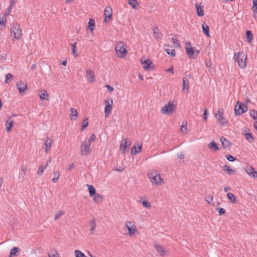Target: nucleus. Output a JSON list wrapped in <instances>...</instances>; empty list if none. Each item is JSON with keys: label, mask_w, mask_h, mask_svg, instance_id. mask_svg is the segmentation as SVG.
I'll list each match as a JSON object with an SVG mask.
<instances>
[{"label": "nucleus", "mask_w": 257, "mask_h": 257, "mask_svg": "<svg viewBox=\"0 0 257 257\" xmlns=\"http://www.w3.org/2000/svg\"><path fill=\"white\" fill-rule=\"evenodd\" d=\"M14 34V38L17 40L20 39L22 36L20 25L17 22H14L11 25V35Z\"/></svg>", "instance_id": "nucleus-1"}, {"label": "nucleus", "mask_w": 257, "mask_h": 257, "mask_svg": "<svg viewBox=\"0 0 257 257\" xmlns=\"http://www.w3.org/2000/svg\"><path fill=\"white\" fill-rule=\"evenodd\" d=\"M233 59L235 62H237L238 66L241 68H244L246 66V56L243 52H238L235 53Z\"/></svg>", "instance_id": "nucleus-2"}, {"label": "nucleus", "mask_w": 257, "mask_h": 257, "mask_svg": "<svg viewBox=\"0 0 257 257\" xmlns=\"http://www.w3.org/2000/svg\"><path fill=\"white\" fill-rule=\"evenodd\" d=\"M174 101H170L165 104L161 109V112L164 114H172L176 110V105L174 103Z\"/></svg>", "instance_id": "nucleus-3"}, {"label": "nucleus", "mask_w": 257, "mask_h": 257, "mask_svg": "<svg viewBox=\"0 0 257 257\" xmlns=\"http://www.w3.org/2000/svg\"><path fill=\"white\" fill-rule=\"evenodd\" d=\"M247 110V106L243 103L240 101H237L234 106L235 115H240Z\"/></svg>", "instance_id": "nucleus-4"}, {"label": "nucleus", "mask_w": 257, "mask_h": 257, "mask_svg": "<svg viewBox=\"0 0 257 257\" xmlns=\"http://www.w3.org/2000/svg\"><path fill=\"white\" fill-rule=\"evenodd\" d=\"M148 177L153 184L161 185L164 183L163 179L160 175L156 172H150L148 173Z\"/></svg>", "instance_id": "nucleus-5"}, {"label": "nucleus", "mask_w": 257, "mask_h": 257, "mask_svg": "<svg viewBox=\"0 0 257 257\" xmlns=\"http://www.w3.org/2000/svg\"><path fill=\"white\" fill-rule=\"evenodd\" d=\"M115 49L117 56L120 58H124L127 53V50L123 46V43L121 42L115 45Z\"/></svg>", "instance_id": "nucleus-6"}, {"label": "nucleus", "mask_w": 257, "mask_h": 257, "mask_svg": "<svg viewBox=\"0 0 257 257\" xmlns=\"http://www.w3.org/2000/svg\"><path fill=\"white\" fill-rule=\"evenodd\" d=\"M223 109H222L221 111L220 109H219L215 114V117L218 121V122L221 125H227L228 123V121L226 120L224 117H223Z\"/></svg>", "instance_id": "nucleus-7"}, {"label": "nucleus", "mask_w": 257, "mask_h": 257, "mask_svg": "<svg viewBox=\"0 0 257 257\" xmlns=\"http://www.w3.org/2000/svg\"><path fill=\"white\" fill-rule=\"evenodd\" d=\"M186 54L190 59L196 58L199 54V51L198 50H194V49L190 47L185 48Z\"/></svg>", "instance_id": "nucleus-8"}, {"label": "nucleus", "mask_w": 257, "mask_h": 257, "mask_svg": "<svg viewBox=\"0 0 257 257\" xmlns=\"http://www.w3.org/2000/svg\"><path fill=\"white\" fill-rule=\"evenodd\" d=\"M125 226L127 228L128 234L131 236L134 235L135 233L138 232L136 228V226L133 224L131 221L125 222Z\"/></svg>", "instance_id": "nucleus-9"}, {"label": "nucleus", "mask_w": 257, "mask_h": 257, "mask_svg": "<svg viewBox=\"0 0 257 257\" xmlns=\"http://www.w3.org/2000/svg\"><path fill=\"white\" fill-rule=\"evenodd\" d=\"M90 144L85 141L83 142L81 146V154L82 155L86 156L91 151Z\"/></svg>", "instance_id": "nucleus-10"}, {"label": "nucleus", "mask_w": 257, "mask_h": 257, "mask_svg": "<svg viewBox=\"0 0 257 257\" xmlns=\"http://www.w3.org/2000/svg\"><path fill=\"white\" fill-rule=\"evenodd\" d=\"M110 103L108 100H104V104L105 105L104 108L105 117L107 118L110 115V112L112 109V106L113 104V100L112 98L110 99Z\"/></svg>", "instance_id": "nucleus-11"}, {"label": "nucleus", "mask_w": 257, "mask_h": 257, "mask_svg": "<svg viewBox=\"0 0 257 257\" xmlns=\"http://www.w3.org/2000/svg\"><path fill=\"white\" fill-rule=\"evenodd\" d=\"M104 15L105 16V19L104 21L105 22H107V19L108 20H110L112 19V9L110 7H107L104 11Z\"/></svg>", "instance_id": "nucleus-12"}, {"label": "nucleus", "mask_w": 257, "mask_h": 257, "mask_svg": "<svg viewBox=\"0 0 257 257\" xmlns=\"http://www.w3.org/2000/svg\"><path fill=\"white\" fill-rule=\"evenodd\" d=\"M16 87L21 95H24L25 94V91L28 89L27 83L23 82H20L17 83Z\"/></svg>", "instance_id": "nucleus-13"}, {"label": "nucleus", "mask_w": 257, "mask_h": 257, "mask_svg": "<svg viewBox=\"0 0 257 257\" xmlns=\"http://www.w3.org/2000/svg\"><path fill=\"white\" fill-rule=\"evenodd\" d=\"M246 173L253 178H257V171L251 166H247L245 169Z\"/></svg>", "instance_id": "nucleus-14"}, {"label": "nucleus", "mask_w": 257, "mask_h": 257, "mask_svg": "<svg viewBox=\"0 0 257 257\" xmlns=\"http://www.w3.org/2000/svg\"><path fill=\"white\" fill-rule=\"evenodd\" d=\"M87 79L89 82L92 83L95 80V74L94 71L91 70H88L86 71Z\"/></svg>", "instance_id": "nucleus-15"}, {"label": "nucleus", "mask_w": 257, "mask_h": 257, "mask_svg": "<svg viewBox=\"0 0 257 257\" xmlns=\"http://www.w3.org/2000/svg\"><path fill=\"white\" fill-rule=\"evenodd\" d=\"M220 141L224 149H228L231 146V143L223 136L220 138Z\"/></svg>", "instance_id": "nucleus-16"}, {"label": "nucleus", "mask_w": 257, "mask_h": 257, "mask_svg": "<svg viewBox=\"0 0 257 257\" xmlns=\"http://www.w3.org/2000/svg\"><path fill=\"white\" fill-rule=\"evenodd\" d=\"M14 121L11 117H8L6 121V130L8 132H10L13 126Z\"/></svg>", "instance_id": "nucleus-17"}, {"label": "nucleus", "mask_w": 257, "mask_h": 257, "mask_svg": "<svg viewBox=\"0 0 257 257\" xmlns=\"http://www.w3.org/2000/svg\"><path fill=\"white\" fill-rule=\"evenodd\" d=\"M52 143V139L49 138L48 137H47L46 139L44 141V145H45V152H47V151L51 148Z\"/></svg>", "instance_id": "nucleus-18"}, {"label": "nucleus", "mask_w": 257, "mask_h": 257, "mask_svg": "<svg viewBox=\"0 0 257 257\" xmlns=\"http://www.w3.org/2000/svg\"><path fill=\"white\" fill-rule=\"evenodd\" d=\"M143 66V68L146 70H149L151 69V65H153L152 61L148 59L142 62Z\"/></svg>", "instance_id": "nucleus-19"}, {"label": "nucleus", "mask_w": 257, "mask_h": 257, "mask_svg": "<svg viewBox=\"0 0 257 257\" xmlns=\"http://www.w3.org/2000/svg\"><path fill=\"white\" fill-rule=\"evenodd\" d=\"M153 35L154 38L158 40L163 37V34L160 33L158 27H155L153 28Z\"/></svg>", "instance_id": "nucleus-20"}, {"label": "nucleus", "mask_w": 257, "mask_h": 257, "mask_svg": "<svg viewBox=\"0 0 257 257\" xmlns=\"http://www.w3.org/2000/svg\"><path fill=\"white\" fill-rule=\"evenodd\" d=\"M89 226L90 227V234H93L94 232V229L96 226V220L94 218L89 222Z\"/></svg>", "instance_id": "nucleus-21"}, {"label": "nucleus", "mask_w": 257, "mask_h": 257, "mask_svg": "<svg viewBox=\"0 0 257 257\" xmlns=\"http://www.w3.org/2000/svg\"><path fill=\"white\" fill-rule=\"evenodd\" d=\"M142 148V145L138 144L137 145H135L131 149V153L132 155H136V154L140 152Z\"/></svg>", "instance_id": "nucleus-22"}, {"label": "nucleus", "mask_w": 257, "mask_h": 257, "mask_svg": "<svg viewBox=\"0 0 257 257\" xmlns=\"http://www.w3.org/2000/svg\"><path fill=\"white\" fill-rule=\"evenodd\" d=\"M248 132L246 131H244L243 133V135L245 136V139L249 143H251L254 141L253 136L252 135L251 133H250V131L249 129H247Z\"/></svg>", "instance_id": "nucleus-23"}, {"label": "nucleus", "mask_w": 257, "mask_h": 257, "mask_svg": "<svg viewBox=\"0 0 257 257\" xmlns=\"http://www.w3.org/2000/svg\"><path fill=\"white\" fill-rule=\"evenodd\" d=\"M70 118L71 120H76L78 116V112L76 109L71 108L70 109Z\"/></svg>", "instance_id": "nucleus-24"}, {"label": "nucleus", "mask_w": 257, "mask_h": 257, "mask_svg": "<svg viewBox=\"0 0 257 257\" xmlns=\"http://www.w3.org/2000/svg\"><path fill=\"white\" fill-rule=\"evenodd\" d=\"M154 247L158 252H160L161 256H163L165 254V248L161 245L154 244Z\"/></svg>", "instance_id": "nucleus-25"}, {"label": "nucleus", "mask_w": 257, "mask_h": 257, "mask_svg": "<svg viewBox=\"0 0 257 257\" xmlns=\"http://www.w3.org/2000/svg\"><path fill=\"white\" fill-rule=\"evenodd\" d=\"M20 250L18 247H14L10 251L9 257H14L17 256L18 254L17 253L19 252Z\"/></svg>", "instance_id": "nucleus-26"}, {"label": "nucleus", "mask_w": 257, "mask_h": 257, "mask_svg": "<svg viewBox=\"0 0 257 257\" xmlns=\"http://www.w3.org/2000/svg\"><path fill=\"white\" fill-rule=\"evenodd\" d=\"M202 30H203V33L207 37H210V35H209V26L206 25L205 23H204L202 25Z\"/></svg>", "instance_id": "nucleus-27"}, {"label": "nucleus", "mask_w": 257, "mask_h": 257, "mask_svg": "<svg viewBox=\"0 0 257 257\" xmlns=\"http://www.w3.org/2000/svg\"><path fill=\"white\" fill-rule=\"evenodd\" d=\"M223 169L225 171L228 175H233L235 173V171L232 169L229 166L225 165L223 166Z\"/></svg>", "instance_id": "nucleus-28"}, {"label": "nucleus", "mask_w": 257, "mask_h": 257, "mask_svg": "<svg viewBox=\"0 0 257 257\" xmlns=\"http://www.w3.org/2000/svg\"><path fill=\"white\" fill-rule=\"evenodd\" d=\"M87 186L88 187V191H89L90 197H92L95 194H96V190H95V188L92 185L87 184Z\"/></svg>", "instance_id": "nucleus-29"}, {"label": "nucleus", "mask_w": 257, "mask_h": 257, "mask_svg": "<svg viewBox=\"0 0 257 257\" xmlns=\"http://www.w3.org/2000/svg\"><path fill=\"white\" fill-rule=\"evenodd\" d=\"M39 97L42 100H48V94L46 90H42L39 94Z\"/></svg>", "instance_id": "nucleus-30"}, {"label": "nucleus", "mask_w": 257, "mask_h": 257, "mask_svg": "<svg viewBox=\"0 0 257 257\" xmlns=\"http://www.w3.org/2000/svg\"><path fill=\"white\" fill-rule=\"evenodd\" d=\"M202 8V6H199L198 4H196V14L199 17H203L204 16V13Z\"/></svg>", "instance_id": "nucleus-31"}, {"label": "nucleus", "mask_w": 257, "mask_h": 257, "mask_svg": "<svg viewBox=\"0 0 257 257\" xmlns=\"http://www.w3.org/2000/svg\"><path fill=\"white\" fill-rule=\"evenodd\" d=\"M189 80L186 77H184L183 78V90H185V89L187 90V91L188 90L189 88Z\"/></svg>", "instance_id": "nucleus-32"}, {"label": "nucleus", "mask_w": 257, "mask_h": 257, "mask_svg": "<svg viewBox=\"0 0 257 257\" xmlns=\"http://www.w3.org/2000/svg\"><path fill=\"white\" fill-rule=\"evenodd\" d=\"M48 256L49 257H59L57 250L54 248L50 249Z\"/></svg>", "instance_id": "nucleus-33"}, {"label": "nucleus", "mask_w": 257, "mask_h": 257, "mask_svg": "<svg viewBox=\"0 0 257 257\" xmlns=\"http://www.w3.org/2000/svg\"><path fill=\"white\" fill-rule=\"evenodd\" d=\"M227 197L232 203H235L236 202V198L232 193H228L227 194Z\"/></svg>", "instance_id": "nucleus-34"}, {"label": "nucleus", "mask_w": 257, "mask_h": 257, "mask_svg": "<svg viewBox=\"0 0 257 257\" xmlns=\"http://www.w3.org/2000/svg\"><path fill=\"white\" fill-rule=\"evenodd\" d=\"M93 196V200L94 202L99 203L102 201L103 197L101 195L96 193Z\"/></svg>", "instance_id": "nucleus-35"}, {"label": "nucleus", "mask_w": 257, "mask_h": 257, "mask_svg": "<svg viewBox=\"0 0 257 257\" xmlns=\"http://www.w3.org/2000/svg\"><path fill=\"white\" fill-rule=\"evenodd\" d=\"M245 35L247 41L248 43H250L252 41L253 38V35L251 32L250 30H247L246 31Z\"/></svg>", "instance_id": "nucleus-36"}, {"label": "nucleus", "mask_w": 257, "mask_h": 257, "mask_svg": "<svg viewBox=\"0 0 257 257\" xmlns=\"http://www.w3.org/2000/svg\"><path fill=\"white\" fill-rule=\"evenodd\" d=\"M95 21L93 19H90L88 22V28L91 32L94 30L95 27Z\"/></svg>", "instance_id": "nucleus-37"}, {"label": "nucleus", "mask_w": 257, "mask_h": 257, "mask_svg": "<svg viewBox=\"0 0 257 257\" xmlns=\"http://www.w3.org/2000/svg\"><path fill=\"white\" fill-rule=\"evenodd\" d=\"M208 147L209 148H212L215 151L219 150L217 144L215 143L213 140L208 145Z\"/></svg>", "instance_id": "nucleus-38"}, {"label": "nucleus", "mask_w": 257, "mask_h": 257, "mask_svg": "<svg viewBox=\"0 0 257 257\" xmlns=\"http://www.w3.org/2000/svg\"><path fill=\"white\" fill-rule=\"evenodd\" d=\"M251 10L254 14V17L255 18V13H257V0H253Z\"/></svg>", "instance_id": "nucleus-39"}, {"label": "nucleus", "mask_w": 257, "mask_h": 257, "mask_svg": "<svg viewBox=\"0 0 257 257\" xmlns=\"http://www.w3.org/2000/svg\"><path fill=\"white\" fill-rule=\"evenodd\" d=\"M140 202L143 204V205L146 208H150L151 206L150 202L147 200H143V198H141Z\"/></svg>", "instance_id": "nucleus-40"}, {"label": "nucleus", "mask_w": 257, "mask_h": 257, "mask_svg": "<svg viewBox=\"0 0 257 257\" xmlns=\"http://www.w3.org/2000/svg\"><path fill=\"white\" fill-rule=\"evenodd\" d=\"M249 114L254 120H257V110L255 109H250Z\"/></svg>", "instance_id": "nucleus-41"}, {"label": "nucleus", "mask_w": 257, "mask_h": 257, "mask_svg": "<svg viewBox=\"0 0 257 257\" xmlns=\"http://www.w3.org/2000/svg\"><path fill=\"white\" fill-rule=\"evenodd\" d=\"M72 54L74 57H76L78 56V54L77 53V48H76V43H74L72 45Z\"/></svg>", "instance_id": "nucleus-42"}, {"label": "nucleus", "mask_w": 257, "mask_h": 257, "mask_svg": "<svg viewBox=\"0 0 257 257\" xmlns=\"http://www.w3.org/2000/svg\"><path fill=\"white\" fill-rule=\"evenodd\" d=\"M128 4L131 6L133 9H135L136 6L139 5L137 0H128Z\"/></svg>", "instance_id": "nucleus-43"}, {"label": "nucleus", "mask_w": 257, "mask_h": 257, "mask_svg": "<svg viewBox=\"0 0 257 257\" xmlns=\"http://www.w3.org/2000/svg\"><path fill=\"white\" fill-rule=\"evenodd\" d=\"M165 52L167 53L168 55L172 56L174 57L176 55V52L174 49L170 50L169 49H165Z\"/></svg>", "instance_id": "nucleus-44"}, {"label": "nucleus", "mask_w": 257, "mask_h": 257, "mask_svg": "<svg viewBox=\"0 0 257 257\" xmlns=\"http://www.w3.org/2000/svg\"><path fill=\"white\" fill-rule=\"evenodd\" d=\"M60 174L58 171L54 172V178L53 179V182L54 183H57L59 178Z\"/></svg>", "instance_id": "nucleus-45"}, {"label": "nucleus", "mask_w": 257, "mask_h": 257, "mask_svg": "<svg viewBox=\"0 0 257 257\" xmlns=\"http://www.w3.org/2000/svg\"><path fill=\"white\" fill-rule=\"evenodd\" d=\"M64 214V212L62 210L58 211L55 215V220H58L62 215Z\"/></svg>", "instance_id": "nucleus-46"}, {"label": "nucleus", "mask_w": 257, "mask_h": 257, "mask_svg": "<svg viewBox=\"0 0 257 257\" xmlns=\"http://www.w3.org/2000/svg\"><path fill=\"white\" fill-rule=\"evenodd\" d=\"M88 124V118H85L82 122L81 131H83L87 126Z\"/></svg>", "instance_id": "nucleus-47"}, {"label": "nucleus", "mask_w": 257, "mask_h": 257, "mask_svg": "<svg viewBox=\"0 0 257 257\" xmlns=\"http://www.w3.org/2000/svg\"><path fill=\"white\" fill-rule=\"evenodd\" d=\"M76 257H87L83 252L79 250H75L74 251Z\"/></svg>", "instance_id": "nucleus-48"}, {"label": "nucleus", "mask_w": 257, "mask_h": 257, "mask_svg": "<svg viewBox=\"0 0 257 257\" xmlns=\"http://www.w3.org/2000/svg\"><path fill=\"white\" fill-rule=\"evenodd\" d=\"M7 22V17L4 15L3 17H0V25L6 26Z\"/></svg>", "instance_id": "nucleus-49"}, {"label": "nucleus", "mask_w": 257, "mask_h": 257, "mask_svg": "<svg viewBox=\"0 0 257 257\" xmlns=\"http://www.w3.org/2000/svg\"><path fill=\"white\" fill-rule=\"evenodd\" d=\"M126 144H127V143H122H122H121V144L120 145V147H119L120 150L123 153H124L125 152V150L127 148Z\"/></svg>", "instance_id": "nucleus-50"}, {"label": "nucleus", "mask_w": 257, "mask_h": 257, "mask_svg": "<svg viewBox=\"0 0 257 257\" xmlns=\"http://www.w3.org/2000/svg\"><path fill=\"white\" fill-rule=\"evenodd\" d=\"M172 40L175 47L179 48L180 47L179 40L178 39L172 38Z\"/></svg>", "instance_id": "nucleus-51"}, {"label": "nucleus", "mask_w": 257, "mask_h": 257, "mask_svg": "<svg viewBox=\"0 0 257 257\" xmlns=\"http://www.w3.org/2000/svg\"><path fill=\"white\" fill-rule=\"evenodd\" d=\"M46 168V166H41L39 167L38 171V174H40V175H42Z\"/></svg>", "instance_id": "nucleus-52"}, {"label": "nucleus", "mask_w": 257, "mask_h": 257, "mask_svg": "<svg viewBox=\"0 0 257 257\" xmlns=\"http://www.w3.org/2000/svg\"><path fill=\"white\" fill-rule=\"evenodd\" d=\"M96 138V137H95V135L94 134H92L90 135V137L89 138V139L88 140H85V141L88 142V143L89 144H90L91 143V142L94 141Z\"/></svg>", "instance_id": "nucleus-53"}, {"label": "nucleus", "mask_w": 257, "mask_h": 257, "mask_svg": "<svg viewBox=\"0 0 257 257\" xmlns=\"http://www.w3.org/2000/svg\"><path fill=\"white\" fill-rule=\"evenodd\" d=\"M216 209L218 211V212L220 215H223L226 212L225 210L222 208L217 207Z\"/></svg>", "instance_id": "nucleus-54"}, {"label": "nucleus", "mask_w": 257, "mask_h": 257, "mask_svg": "<svg viewBox=\"0 0 257 257\" xmlns=\"http://www.w3.org/2000/svg\"><path fill=\"white\" fill-rule=\"evenodd\" d=\"M187 122H186L185 124V125H183L182 124L181 126V127H180V131L182 133H186L187 132Z\"/></svg>", "instance_id": "nucleus-55"}, {"label": "nucleus", "mask_w": 257, "mask_h": 257, "mask_svg": "<svg viewBox=\"0 0 257 257\" xmlns=\"http://www.w3.org/2000/svg\"><path fill=\"white\" fill-rule=\"evenodd\" d=\"M13 78V75L11 73H8L6 75L5 83H7L9 80H11Z\"/></svg>", "instance_id": "nucleus-56"}, {"label": "nucleus", "mask_w": 257, "mask_h": 257, "mask_svg": "<svg viewBox=\"0 0 257 257\" xmlns=\"http://www.w3.org/2000/svg\"><path fill=\"white\" fill-rule=\"evenodd\" d=\"M226 159L230 162H233L236 160V158L231 155H228L226 156Z\"/></svg>", "instance_id": "nucleus-57"}, {"label": "nucleus", "mask_w": 257, "mask_h": 257, "mask_svg": "<svg viewBox=\"0 0 257 257\" xmlns=\"http://www.w3.org/2000/svg\"><path fill=\"white\" fill-rule=\"evenodd\" d=\"M12 8L11 7V6H9L7 9H6V11L4 14V15L5 16V17H8L10 15V13L11 12V10H12Z\"/></svg>", "instance_id": "nucleus-58"}, {"label": "nucleus", "mask_w": 257, "mask_h": 257, "mask_svg": "<svg viewBox=\"0 0 257 257\" xmlns=\"http://www.w3.org/2000/svg\"><path fill=\"white\" fill-rule=\"evenodd\" d=\"M205 200L208 203L211 204L213 200V197L211 195L207 196L206 197Z\"/></svg>", "instance_id": "nucleus-59"}, {"label": "nucleus", "mask_w": 257, "mask_h": 257, "mask_svg": "<svg viewBox=\"0 0 257 257\" xmlns=\"http://www.w3.org/2000/svg\"><path fill=\"white\" fill-rule=\"evenodd\" d=\"M208 116V113L207 110V109H205L204 110V112H203V119L205 120H206L207 119Z\"/></svg>", "instance_id": "nucleus-60"}, {"label": "nucleus", "mask_w": 257, "mask_h": 257, "mask_svg": "<svg viewBox=\"0 0 257 257\" xmlns=\"http://www.w3.org/2000/svg\"><path fill=\"white\" fill-rule=\"evenodd\" d=\"M105 87L109 93H111L114 90V88L112 87L108 84L105 85Z\"/></svg>", "instance_id": "nucleus-61"}, {"label": "nucleus", "mask_w": 257, "mask_h": 257, "mask_svg": "<svg viewBox=\"0 0 257 257\" xmlns=\"http://www.w3.org/2000/svg\"><path fill=\"white\" fill-rule=\"evenodd\" d=\"M74 167L75 166L74 163H71L69 165L68 167L66 169V170L68 171H71L72 169L74 168Z\"/></svg>", "instance_id": "nucleus-62"}, {"label": "nucleus", "mask_w": 257, "mask_h": 257, "mask_svg": "<svg viewBox=\"0 0 257 257\" xmlns=\"http://www.w3.org/2000/svg\"><path fill=\"white\" fill-rule=\"evenodd\" d=\"M177 156L180 159H183L184 158V155L182 153L178 154Z\"/></svg>", "instance_id": "nucleus-63"}, {"label": "nucleus", "mask_w": 257, "mask_h": 257, "mask_svg": "<svg viewBox=\"0 0 257 257\" xmlns=\"http://www.w3.org/2000/svg\"><path fill=\"white\" fill-rule=\"evenodd\" d=\"M17 2V0H11L10 5L9 6H11V7L12 8L13 6L16 4Z\"/></svg>", "instance_id": "nucleus-64"}]
</instances>
